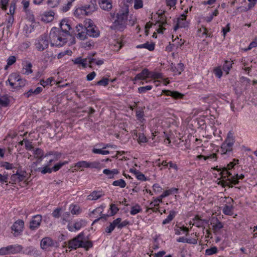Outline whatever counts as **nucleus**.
<instances>
[{"label":"nucleus","mask_w":257,"mask_h":257,"mask_svg":"<svg viewBox=\"0 0 257 257\" xmlns=\"http://www.w3.org/2000/svg\"><path fill=\"white\" fill-rule=\"evenodd\" d=\"M128 14L127 8H125L124 10L119 11L117 14L116 19L113 23L110 28L115 31H122L126 28V25L134 26L135 20H129L127 21Z\"/></svg>","instance_id":"1"},{"label":"nucleus","mask_w":257,"mask_h":257,"mask_svg":"<svg viewBox=\"0 0 257 257\" xmlns=\"http://www.w3.org/2000/svg\"><path fill=\"white\" fill-rule=\"evenodd\" d=\"M239 163L238 159H233L226 166V186H230L231 184L238 183L239 179H242L244 176L243 174L238 175L235 172H231L232 169H234Z\"/></svg>","instance_id":"2"},{"label":"nucleus","mask_w":257,"mask_h":257,"mask_svg":"<svg viewBox=\"0 0 257 257\" xmlns=\"http://www.w3.org/2000/svg\"><path fill=\"white\" fill-rule=\"evenodd\" d=\"M49 37L50 45L52 47H62L67 42L65 35L56 27H53L51 29Z\"/></svg>","instance_id":"3"},{"label":"nucleus","mask_w":257,"mask_h":257,"mask_svg":"<svg viewBox=\"0 0 257 257\" xmlns=\"http://www.w3.org/2000/svg\"><path fill=\"white\" fill-rule=\"evenodd\" d=\"M96 55V53H89L86 58L82 59L81 57H77L72 61L75 64L81 65L83 68L87 66V63H89V67L92 68L93 63L95 61L94 56Z\"/></svg>","instance_id":"4"},{"label":"nucleus","mask_w":257,"mask_h":257,"mask_svg":"<svg viewBox=\"0 0 257 257\" xmlns=\"http://www.w3.org/2000/svg\"><path fill=\"white\" fill-rule=\"evenodd\" d=\"M49 44V41L47 35L44 34L40 36L36 40L35 46L38 51L42 52L48 48Z\"/></svg>","instance_id":"5"},{"label":"nucleus","mask_w":257,"mask_h":257,"mask_svg":"<svg viewBox=\"0 0 257 257\" xmlns=\"http://www.w3.org/2000/svg\"><path fill=\"white\" fill-rule=\"evenodd\" d=\"M236 137L234 131H230L226 136V154L228 152H231L235 143Z\"/></svg>","instance_id":"6"},{"label":"nucleus","mask_w":257,"mask_h":257,"mask_svg":"<svg viewBox=\"0 0 257 257\" xmlns=\"http://www.w3.org/2000/svg\"><path fill=\"white\" fill-rule=\"evenodd\" d=\"M60 27L61 30H60L61 33L64 34L65 36L67 35L72 36L76 35L74 31L71 30L72 28L68 20H62L60 24Z\"/></svg>","instance_id":"7"},{"label":"nucleus","mask_w":257,"mask_h":257,"mask_svg":"<svg viewBox=\"0 0 257 257\" xmlns=\"http://www.w3.org/2000/svg\"><path fill=\"white\" fill-rule=\"evenodd\" d=\"M84 238V234L83 232H81L75 238L69 241L68 247L74 249L81 247V246H82V239Z\"/></svg>","instance_id":"8"},{"label":"nucleus","mask_w":257,"mask_h":257,"mask_svg":"<svg viewBox=\"0 0 257 257\" xmlns=\"http://www.w3.org/2000/svg\"><path fill=\"white\" fill-rule=\"evenodd\" d=\"M86 34L87 35L92 37H97L99 36V31L96 26L93 24V23L91 20H89V21L86 23Z\"/></svg>","instance_id":"9"},{"label":"nucleus","mask_w":257,"mask_h":257,"mask_svg":"<svg viewBox=\"0 0 257 257\" xmlns=\"http://www.w3.org/2000/svg\"><path fill=\"white\" fill-rule=\"evenodd\" d=\"M42 217L41 215L34 216L30 222L29 228L32 230H35L40 225Z\"/></svg>","instance_id":"10"},{"label":"nucleus","mask_w":257,"mask_h":257,"mask_svg":"<svg viewBox=\"0 0 257 257\" xmlns=\"http://www.w3.org/2000/svg\"><path fill=\"white\" fill-rule=\"evenodd\" d=\"M24 226V222L22 220H18L13 224L12 229L15 231V236L19 235L22 232Z\"/></svg>","instance_id":"11"},{"label":"nucleus","mask_w":257,"mask_h":257,"mask_svg":"<svg viewBox=\"0 0 257 257\" xmlns=\"http://www.w3.org/2000/svg\"><path fill=\"white\" fill-rule=\"evenodd\" d=\"M55 245L54 241L49 237L43 238L41 241V247L43 249H47L50 247L54 246Z\"/></svg>","instance_id":"12"},{"label":"nucleus","mask_w":257,"mask_h":257,"mask_svg":"<svg viewBox=\"0 0 257 257\" xmlns=\"http://www.w3.org/2000/svg\"><path fill=\"white\" fill-rule=\"evenodd\" d=\"M21 79L20 75L17 73H12L9 77L8 79L6 81V84L8 83L10 85L12 88H14L16 85V82Z\"/></svg>","instance_id":"13"},{"label":"nucleus","mask_w":257,"mask_h":257,"mask_svg":"<svg viewBox=\"0 0 257 257\" xmlns=\"http://www.w3.org/2000/svg\"><path fill=\"white\" fill-rule=\"evenodd\" d=\"M186 15L184 14L181 15L178 19L176 25L174 27V31H176L179 28H185L187 26V23L186 21Z\"/></svg>","instance_id":"14"},{"label":"nucleus","mask_w":257,"mask_h":257,"mask_svg":"<svg viewBox=\"0 0 257 257\" xmlns=\"http://www.w3.org/2000/svg\"><path fill=\"white\" fill-rule=\"evenodd\" d=\"M86 222L84 220H80L76 222L73 225H68V228L70 231H74L75 230H78L81 227L85 226Z\"/></svg>","instance_id":"15"},{"label":"nucleus","mask_w":257,"mask_h":257,"mask_svg":"<svg viewBox=\"0 0 257 257\" xmlns=\"http://www.w3.org/2000/svg\"><path fill=\"white\" fill-rule=\"evenodd\" d=\"M151 72L148 69H144L142 72L138 74L134 78V81L137 80H146L147 78L150 77Z\"/></svg>","instance_id":"16"},{"label":"nucleus","mask_w":257,"mask_h":257,"mask_svg":"<svg viewBox=\"0 0 257 257\" xmlns=\"http://www.w3.org/2000/svg\"><path fill=\"white\" fill-rule=\"evenodd\" d=\"M163 93L167 96H171L173 98L175 99H179L182 98L184 96V94L180 93L176 91H170L169 90H163Z\"/></svg>","instance_id":"17"},{"label":"nucleus","mask_w":257,"mask_h":257,"mask_svg":"<svg viewBox=\"0 0 257 257\" xmlns=\"http://www.w3.org/2000/svg\"><path fill=\"white\" fill-rule=\"evenodd\" d=\"M171 70L176 75H180L184 70V64L182 63H179L176 66L175 65L172 64L170 67Z\"/></svg>","instance_id":"18"},{"label":"nucleus","mask_w":257,"mask_h":257,"mask_svg":"<svg viewBox=\"0 0 257 257\" xmlns=\"http://www.w3.org/2000/svg\"><path fill=\"white\" fill-rule=\"evenodd\" d=\"M84 8L86 11V16H89L97 10V6L95 3H91L88 5L84 6Z\"/></svg>","instance_id":"19"},{"label":"nucleus","mask_w":257,"mask_h":257,"mask_svg":"<svg viewBox=\"0 0 257 257\" xmlns=\"http://www.w3.org/2000/svg\"><path fill=\"white\" fill-rule=\"evenodd\" d=\"M103 173L107 176L108 179H113L114 178L115 175L118 174L119 171L116 169L112 170L105 169L103 170Z\"/></svg>","instance_id":"20"},{"label":"nucleus","mask_w":257,"mask_h":257,"mask_svg":"<svg viewBox=\"0 0 257 257\" xmlns=\"http://www.w3.org/2000/svg\"><path fill=\"white\" fill-rule=\"evenodd\" d=\"M98 3L100 8L104 10L109 11L112 7L110 0H102L98 1Z\"/></svg>","instance_id":"21"},{"label":"nucleus","mask_w":257,"mask_h":257,"mask_svg":"<svg viewBox=\"0 0 257 257\" xmlns=\"http://www.w3.org/2000/svg\"><path fill=\"white\" fill-rule=\"evenodd\" d=\"M43 61L48 62L49 60H53L55 59L56 55H54L52 51L46 50L42 54Z\"/></svg>","instance_id":"22"},{"label":"nucleus","mask_w":257,"mask_h":257,"mask_svg":"<svg viewBox=\"0 0 257 257\" xmlns=\"http://www.w3.org/2000/svg\"><path fill=\"white\" fill-rule=\"evenodd\" d=\"M104 194L100 191H94L87 196V199L90 200H96L103 196Z\"/></svg>","instance_id":"23"},{"label":"nucleus","mask_w":257,"mask_h":257,"mask_svg":"<svg viewBox=\"0 0 257 257\" xmlns=\"http://www.w3.org/2000/svg\"><path fill=\"white\" fill-rule=\"evenodd\" d=\"M194 223L193 225H195L197 227H201L204 225V223H207L208 221L207 220H203L200 219L198 215H196L193 219Z\"/></svg>","instance_id":"24"},{"label":"nucleus","mask_w":257,"mask_h":257,"mask_svg":"<svg viewBox=\"0 0 257 257\" xmlns=\"http://www.w3.org/2000/svg\"><path fill=\"white\" fill-rule=\"evenodd\" d=\"M9 250L11 254H15L20 252L23 247L19 244H14L9 245Z\"/></svg>","instance_id":"25"},{"label":"nucleus","mask_w":257,"mask_h":257,"mask_svg":"<svg viewBox=\"0 0 257 257\" xmlns=\"http://www.w3.org/2000/svg\"><path fill=\"white\" fill-rule=\"evenodd\" d=\"M54 12L52 11L45 12L42 17V20L47 23L51 22L54 19Z\"/></svg>","instance_id":"26"},{"label":"nucleus","mask_w":257,"mask_h":257,"mask_svg":"<svg viewBox=\"0 0 257 257\" xmlns=\"http://www.w3.org/2000/svg\"><path fill=\"white\" fill-rule=\"evenodd\" d=\"M35 172H40L42 174L46 173H51L52 172V168H50L49 165H45L44 167H39L34 169Z\"/></svg>","instance_id":"27"},{"label":"nucleus","mask_w":257,"mask_h":257,"mask_svg":"<svg viewBox=\"0 0 257 257\" xmlns=\"http://www.w3.org/2000/svg\"><path fill=\"white\" fill-rule=\"evenodd\" d=\"M178 191V189L176 188H171L169 190H167L165 191L161 195V198H165L169 196L171 194L177 193Z\"/></svg>","instance_id":"28"},{"label":"nucleus","mask_w":257,"mask_h":257,"mask_svg":"<svg viewBox=\"0 0 257 257\" xmlns=\"http://www.w3.org/2000/svg\"><path fill=\"white\" fill-rule=\"evenodd\" d=\"M119 220L114 219L108 226H107L105 229V232L108 233H110L114 230L115 227H117V225L118 224V221Z\"/></svg>","instance_id":"29"},{"label":"nucleus","mask_w":257,"mask_h":257,"mask_svg":"<svg viewBox=\"0 0 257 257\" xmlns=\"http://www.w3.org/2000/svg\"><path fill=\"white\" fill-rule=\"evenodd\" d=\"M137 48H146L149 51H153L155 49V44L153 43H149L148 42L145 44L139 45L137 46Z\"/></svg>","instance_id":"30"},{"label":"nucleus","mask_w":257,"mask_h":257,"mask_svg":"<svg viewBox=\"0 0 257 257\" xmlns=\"http://www.w3.org/2000/svg\"><path fill=\"white\" fill-rule=\"evenodd\" d=\"M176 215V212L173 210H171L169 212V214L167 216V217L164 219L163 222L162 224L163 225L169 223L174 218Z\"/></svg>","instance_id":"31"},{"label":"nucleus","mask_w":257,"mask_h":257,"mask_svg":"<svg viewBox=\"0 0 257 257\" xmlns=\"http://www.w3.org/2000/svg\"><path fill=\"white\" fill-rule=\"evenodd\" d=\"M136 138H134V139H137L139 144L142 143H146L147 142V139L146 136L143 133H139L138 134L136 133L135 134Z\"/></svg>","instance_id":"32"},{"label":"nucleus","mask_w":257,"mask_h":257,"mask_svg":"<svg viewBox=\"0 0 257 257\" xmlns=\"http://www.w3.org/2000/svg\"><path fill=\"white\" fill-rule=\"evenodd\" d=\"M74 15L77 17H81L82 16H86V11L84 7L77 8L74 11Z\"/></svg>","instance_id":"33"},{"label":"nucleus","mask_w":257,"mask_h":257,"mask_svg":"<svg viewBox=\"0 0 257 257\" xmlns=\"http://www.w3.org/2000/svg\"><path fill=\"white\" fill-rule=\"evenodd\" d=\"M34 154L36 156L37 158H39L40 161H42L45 157L44 151L40 148L36 149L34 151Z\"/></svg>","instance_id":"34"},{"label":"nucleus","mask_w":257,"mask_h":257,"mask_svg":"<svg viewBox=\"0 0 257 257\" xmlns=\"http://www.w3.org/2000/svg\"><path fill=\"white\" fill-rule=\"evenodd\" d=\"M32 64L31 62H27L25 66L23 68V73L26 75H29L33 72L32 69Z\"/></svg>","instance_id":"35"},{"label":"nucleus","mask_w":257,"mask_h":257,"mask_svg":"<svg viewBox=\"0 0 257 257\" xmlns=\"http://www.w3.org/2000/svg\"><path fill=\"white\" fill-rule=\"evenodd\" d=\"M51 155L52 156H54V158H55V161H57L61 157V154L60 153L53 151H50L47 153L45 155V157H47Z\"/></svg>","instance_id":"36"},{"label":"nucleus","mask_w":257,"mask_h":257,"mask_svg":"<svg viewBox=\"0 0 257 257\" xmlns=\"http://www.w3.org/2000/svg\"><path fill=\"white\" fill-rule=\"evenodd\" d=\"M75 170H78L81 168H88V162L85 161H81L77 162L75 165Z\"/></svg>","instance_id":"37"},{"label":"nucleus","mask_w":257,"mask_h":257,"mask_svg":"<svg viewBox=\"0 0 257 257\" xmlns=\"http://www.w3.org/2000/svg\"><path fill=\"white\" fill-rule=\"evenodd\" d=\"M126 185L125 181L122 179L115 180L112 183V185L114 186H119L121 188H124Z\"/></svg>","instance_id":"38"},{"label":"nucleus","mask_w":257,"mask_h":257,"mask_svg":"<svg viewBox=\"0 0 257 257\" xmlns=\"http://www.w3.org/2000/svg\"><path fill=\"white\" fill-rule=\"evenodd\" d=\"M68 163V161H64L62 162H59L56 164H55L52 168V171L56 172L60 170L63 166L67 164Z\"/></svg>","instance_id":"39"},{"label":"nucleus","mask_w":257,"mask_h":257,"mask_svg":"<svg viewBox=\"0 0 257 257\" xmlns=\"http://www.w3.org/2000/svg\"><path fill=\"white\" fill-rule=\"evenodd\" d=\"M142 208L139 204H136L135 206L132 207L130 213L131 215H136L138 213L142 211Z\"/></svg>","instance_id":"40"},{"label":"nucleus","mask_w":257,"mask_h":257,"mask_svg":"<svg viewBox=\"0 0 257 257\" xmlns=\"http://www.w3.org/2000/svg\"><path fill=\"white\" fill-rule=\"evenodd\" d=\"M10 100L7 97H0V106L7 107L9 105Z\"/></svg>","instance_id":"41"},{"label":"nucleus","mask_w":257,"mask_h":257,"mask_svg":"<svg viewBox=\"0 0 257 257\" xmlns=\"http://www.w3.org/2000/svg\"><path fill=\"white\" fill-rule=\"evenodd\" d=\"M60 3V0H48L47 5L51 8L57 7Z\"/></svg>","instance_id":"42"},{"label":"nucleus","mask_w":257,"mask_h":257,"mask_svg":"<svg viewBox=\"0 0 257 257\" xmlns=\"http://www.w3.org/2000/svg\"><path fill=\"white\" fill-rule=\"evenodd\" d=\"M88 168L100 169L101 168V164L98 161L88 162Z\"/></svg>","instance_id":"43"},{"label":"nucleus","mask_w":257,"mask_h":257,"mask_svg":"<svg viewBox=\"0 0 257 257\" xmlns=\"http://www.w3.org/2000/svg\"><path fill=\"white\" fill-rule=\"evenodd\" d=\"M70 208L71 209V212L73 214L78 215L81 212L80 208L79 206L71 205Z\"/></svg>","instance_id":"44"},{"label":"nucleus","mask_w":257,"mask_h":257,"mask_svg":"<svg viewBox=\"0 0 257 257\" xmlns=\"http://www.w3.org/2000/svg\"><path fill=\"white\" fill-rule=\"evenodd\" d=\"M93 244L91 241L85 240L84 238L82 239V246L81 247H83L86 250H88L89 248L92 247Z\"/></svg>","instance_id":"45"},{"label":"nucleus","mask_w":257,"mask_h":257,"mask_svg":"<svg viewBox=\"0 0 257 257\" xmlns=\"http://www.w3.org/2000/svg\"><path fill=\"white\" fill-rule=\"evenodd\" d=\"M116 219H118V220H119L118 222V224L117 225V227L118 228V229H121L123 227L126 226V225H127L128 224H129V221L125 220H124L122 222H121V218H116Z\"/></svg>","instance_id":"46"},{"label":"nucleus","mask_w":257,"mask_h":257,"mask_svg":"<svg viewBox=\"0 0 257 257\" xmlns=\"http://www.w3.org/2000/svg\"><path fill=\"white\" fill-rule=\"evenodd\" d=\"M153 86L152 85L140 87L138 88V92L140 93H145L147 91L151 90Z\"/></svg>","instance_id":"47"},{"label":"nucleus","mask_w":257,"mask_h":257,"mask_svg":"<svg viewBox=\"0 0 257 257\" xmlns=\"http://www.w3.org/2000/svg\"><path fill=\"white\" fill-rule=\"evenodd\" d=\"M225 171V167H223L222 168V171L220 172V175L221 176V178L222 179H218L217 180H218V182L217 183L218 184H220L222 187H225V181L223 179L224 176H223V173Z\"/></svg>","instance_id":"48"},{"label":"nucleus","mask_w":257,"mask_h":257,"mask_svg":"<svg viewBox=\"0 0 257 257\" xmlns=\"http://www.w3.org/2000/svg\"><path fill=\"white\" fill-rule=\"evenodd\" d=\"M197 158L198 159H201L203 158L204 160H206L207 159H216V154H213L209 156H203L202 155H199L197 156Z\"/></svg>","instance_id":"49"},{"label":"nucleus","mask_w":257,"mask_h":257,"mask_svg":"<svg viewBox=\"0 0 257 257\" xmlns=\"http://www.w3.org/2000/svg\"><path fill=\"white\" fill-rule=\"evenodd\" d=\"M17 82L18 83H16L14 88H13V89H19L24 87L26 84V80L21 78Z\"/></svg>","instance_id":"50"},{"label":"nucleus","mask_w":257,"mask_h":257,"mask_svg":"<svg viewBox=\"0 0 257 257\" xmlns=\"http://www.w3.org/2000/svg\"><path fill=\"white\" fill-rule=\"evenodd\" d=\"M92 153L96 154L107 155L109 154V151L94 148L92 150Z\"/></svg>","instance_id":"51"},{"label":"nucleus","mask_w":257,"mask_h":257,"mask_svg":"<svg viewBox=\"0 0 257 257\" xmlns=\"http://www.w3.org/2000/svg\"><path fill=\"white\" fill-rule=\"evenodd\" d=\"M217 248L215 246L212 247L205 250V254L208 255H210L216 253Z\"/></svg>","instance_id":"52"},{"label":"nucleus","mask_w":257,"mask_h":257,"mask_svg":"<svg viewBox=\"0 0 257 257\" xmlns=\"http://www.w3.org/2000/svg\"><path fill=\"white\" fill-rule=\"evenodd\" d=\"M177 241L179 242H186V243H193L194 244L197 243V241L195 239H194V242H192V241H191V239H187L184 237H180L179 238H178L177 239Z\"/></svg>","instance_id":"53"},{"label":"nucleus","mask_w":257,"mask_h":257,"mask_svg":"<svg viewBox=\"0 0 257 257\" xmlns=\"http://www.w3.org/2000/svg\"><path fill=\"white\" fill-rule=\"evenodd\" d=\"M9 245L0 248V255L10 254Z\"/></svg>","instance_id":"54"},{"label":"nucleus","mask_w":257,"mask_h":257,"mask_svg":"<svg viewBox=\"0 0 257 257\" xmlns=\"http://www.w3.org/2000/svg\"><path fill=\"white\" fill-rule=\"evenodd\" d=\"M16 7V1L15 0H13L11 2L10 7V14L11 15H13L15 13V9Z\"/></svg>","instance_id":"55"},{"label":"nucleus","mask_w":257,"mask_h":257,"mask_svg":"<svg viewBox=\"0 0 257 257\" xmlns=\"http://www.w3.org/2000/svg\"><path fill=\"white\" fill-rule=\"evenodd\" d=\"M136 114L137 119L139 120H141L143 118L144 115V111L142 108H140L137 110Z\"/></svg>","instance_id":"56"},{"label":"nucleus","mask_w":257,"mask_h":257,"mask_svg":"<svg viewBox=\"0 0 257 257\" xmlns=\"http://www.w3.org/2000/svg\"><path fill=\"white\" fill-rule=\"evenodd\" d=\"M26 177V171H18V182L22 181Z\"/></svg>","instance_id":"57"},{"label":"nucleus","mask_w":257,"mask_h":257,"mask_svg":"<svg viewBox=\"0 0 257 257\" xmlns=\"http://www.w3.org/2000/svg\"><path fill=\"white\" fill-rule=\"evenodd\" d=\"M213 72L215 75L218 78H220L222 75V71L220 67H218L214 68Z\"/></svg>","instance_id":"58"},{"label":"nucleus","mask_w":257,"mask_h":257,"mask_svg":"<svg viewBox=\"0 0 257 257\" xmlns=\"http://www.w3.org/2000/svg\"><path fill=\"white\" fill-rule=\"evenodd\" d=\"M108 78L103 77L102 79L97 82V85L106 86L108 84Z\"/></svg>","instance_id":"59"},{"label":"nucleus","mask_w":257,"mask_h":257,"mask_svg":"<svg viewBox=\"0 0 257 257\" xmlns=\"http://www.w3.org/2000/svg\"><path fill=\"white\" fill-rule=\"evenodd\" d=\"M16 57L15 56H10L7 60V66H11L15 63L16 61ZM8 66H6L7 68Z\"/></svg>","instance_id":"60"},{"label":"nucleus","mask_w":257,"mask_h":257,"mask_svg":"<svg viewBox=\"0 0 257 257\" xmlns=\"http://www.w3.org/2000/svg\"><path fill=\"white\" fill-rule=\"evenodd\" d=\"M143 3L142 0H135L134 2V8L135 9H139L142 8Z\"/></svg>","instance_id":"61"},{"label":"nucleus","mask_w":257,"mask_h":257,"mask_svg":"<svg viewBox=\"0 0 257 257\" xmlns=\"http://www.w3.org/2000/svg\"><path fill=\"white\" fill-rule=\"evenodd\" d=\"M53 79L52 78H49L46 80H41V84L43 86L45 87L46 86H47L48 85H52L51 83Z\"/></svg>","instance_id":"62"},{"label":"nucleus","mask_w":257,"mask_h":257,"mask_svg":"<svg viewBox=\"0 0 257 257\" xmlns=\"http://www.w3.org/2000/svg\"><path fill=\"white\" fill-rule=\"evenodd\" d=\"M72 5L71 2H68L66 5L62 7L61 8V11L64 13L67 12L69 10Z\"/></svg>","instance_id":"63"},{"label":"nucleus","mask_w":257,"mask_h":257,"mask_svg":"<svg viewBox=\"0 0 257 257\" xmlns=\"http://www.w3.org/2000/svg\"><path fill=\"white\" fill-rule=\"evenodd\" d=\"M153 189L154 191L156 193H160L163 190V188L158 184H154Z\"/></svg>","instance_id":"64"}]
</instances>
